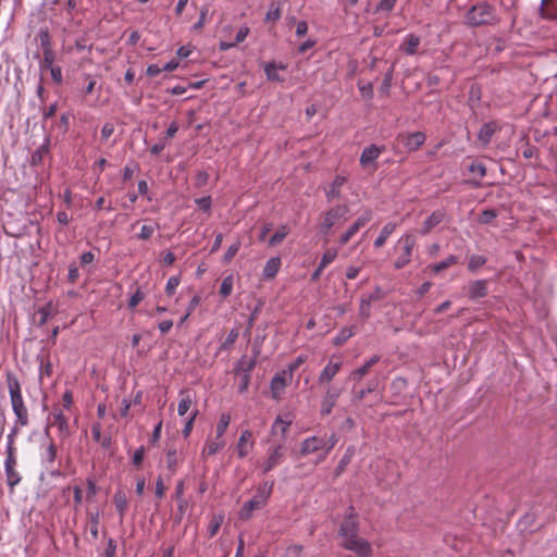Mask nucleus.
Returning <instances> with one entry per match:
<instances>
[{
	"instance_id": "1",
	"label": "nucleus",
	"mask_w": 557,
	"mask_h": 557,
	"mask_svg": "<svg viewBox=\"0 0 557 557\" xmlns=\"http://www.w3.org/2000/svg\"><path fill=\"white\" fill-rule=\"evenodd\" d=\"M338 535L341 537V545L352 552L357 557H371L373 549L371 543L359 536V522L352 507L341 523Z\"/></svg>"
},
{
	"instance_id": "2",
	"label": "nucleus",
	"mask_w": 557,
	"mask_h": 557,
	"mask_svg": "<svg viewBox=\"0 0 557 557\" xmlns=\"http://www.w3.org/2000/svg\"><path fill=\"white\" fill-rule=\"evenodd\" d=\"M5 383L10 395L12 411L15 416V420L10 432L15 431L16 437L21 429L29 425V411L22 395L21 383L12 371H7Z\"/></svg>"
},
{
	"instance_id": "3",
	"label": "nucleus",
	"mask_w": 557,
	"mask_h": 557,
	"mask_svg": "<svg viewBox=\"0 0 557 557\" xmlns=\"http://www.w3.org/2000/svg\"><path fill=\"white\" fill-rule=\"evenodd\" d=\"M498 21L496 9L486 1L473 4L465 15V24L470 27L495 25Z\"/></svg>"
},
{
	"instance_id": "4",
	"label": "nucleus",
	"mask_w": 557,
	"mask_h": 557,
	"mask_svg": "<svg viewBox=\"0 0 557 557\" xmlns=\"http://www.w3.org/2000/svg\"><path fill=\"white\" fill-rule=\"evenodd\" d=\"M348 212L347 205H337L322 212L319 222L320 233L329 235L332 228L338 227L347 220Z\"/></svg>"
},
{
	"instance_id": "5",
	"label": "nucleus",
	"mask_w": 557,
	"mask_h": 557,
	"mask_svg": "<svg viewBox=\"0 0 557 557\" xmlns=\"http://www.w3.org/2000/svg\"><path fill=\"white\" fill-rule=\"evenodd\" d=\"M15 438H16L15 431L9 432V434L7 435V447H5L7 457L4 460V470H5V475H7V482H8V485L10 486L11 491H13L15 485H17L21 482V475L16 471L17 460H16L15 447H14Z\"/></svg>"
},
{
	"instance_id": "6",
	"label": "nucleus",
	"mask_w": 557,
	"mask_h": 557,
	"mask_svg": "<svg viewBox=\"0 0 557 557\" xmlns=\"http://www.w3.org/2000/svg\"><path fill=\"white\" fill-rule=\"evenodd\" d=\"M337 443V437L335 434H332L329 438L311 436L302 441L300 446V455L307 456L317 451L322 450L323 455L321 456V460H323L326 455L334 448Z\"/></svg>"
},
{
	"instance_id": "7",
	"label": "nucleus",
	"mask_w": 557,
	"mask_h": 557,
	"mask_svg": "<svg viewBox=\"0 0 557 557\" xmlns=\"http://www.w3.org/2000/svg\"><path fill=\"white\" fill-rule=\"evenodd\" d=\"M398 243L401 245L403 251L395 261V268L403 269L410 262L411 253L416 245V238L412 234H405L399 238Z\"/></svg>"
},
{
	"instance_id": "8",
	"label": "nucleus",
	"mask_w": 557,
	"mask_h": 557,
	"mask_svg": "<svg viewBox=\"0 0 557 557\" xmlns=\"http://www.w3.org/2000/svg\"><path fill=\"white\" fill-rule=\"evenodd\" d=\"M50 426H55L58 429L59 436L61 438H66L71 434L69 419L58 407H54L52 412L48 417V428Z\"/></svg>"
},
{
	"instance_id": "9",
	"label": "nucleus",
	"mask_w": 557,
	"mask_h": 557,
	"mask_svg": "<svg viewBox=\"0 0 557 557\" xmlns=\"http://www.w3.org/2000/svg\"><path fill=\"white\" fill-rule=\"evenodd\" d=\"M292 380L293 374L286 369L275 373L270 383L272 397L274 399H280L285 391V387L292 382Z\"/></svg>"
},
{
	"instance_id": "10",
	"label": "nucleus",
	"mask_w": 557,
	"mask_h": 557,
	"mask_svg": "<svg viewBox=\"0 0 557 557\" xmlns=\"http://www.w3.org/2000/svg\"><path fill=\"white\" fill-rule=\"evenodd\" d=\"M285 447L283 444H277L272 446L268 450V456L265 460L262 462V472L268 473L277 467L284 459Z\"/></svg>"
},
{
	"instance_id": "11",
	"label": "nucleus",
	"mask_w": 557,
	"mask_h": 557,
	"mask_svg": "<svg viewBox=\"0 0 557 557\" xmlns=\"http://www.w3.org/2000/svg\"><path fill=\"white\" fill-rule=\"evenodd\" d=\"M372 219V211L367 210L361 216H359L348 228L344 232L339 238L338 244L341 246L346 245L357 233Z\"/></svg>"
},
{
	"instance_id": "12",
	"label": "nucleus",
	"mask_w": 557,
	"mask_h": 557,
	"mask_svg": "<svg viewBox=\"0 0 557 557\" xmlns=\"http://www.w3.org/2000/svg\"><path fill=\"white\" fill-rule=\"evenodd\" d=\"M341 394H342L341 388L335 387V386H330L326 389V392L323 396L322 403H321V414L329 416L332 412Z\"/></svg>"
},
{
	"instance_id": "13",
	"label": "nucleus",
	"mask_w": 557,
	"mask_h": 557,
	"mask_svg": "<svg viewBox=\"0 0 557 557\" xmlns=\"http://www.w3.org/2000/svg\"><path fill=\"white\" fill-rule=\"evenodd\" d=\"M384 150V147H379L376 145H370L364 148L360 156V165L363 168H368L373 165V169H376L375 161Z\"/></svg>"
},
{
	"instance_id": "14",
	"label": "nucleus",
	"mask_w": 557,
	"mask_h": 557,
	"mask_svg": "<svg viewBox=\"0 0 557 557\" xmlns=\"http://www.w3.org/2000/svg\"><path fill=\"white\" fill-rule=\"evenodd\" d=\"M500 129L495 121L484 123L478 133V141L482 147H487L491 143L493 135Z\"/></svg>"
},
{
	"instance_id": "15",
	"label": "nucleus",
	"mask_w": 557,
	"mask_h": 557,
	"mask_svg": "<svg viewBox=\"0 0 557 557\" xmlns=\"http://www.w3.org/2000/svg\"><path fill=\"white\" fill-rule=\"evenodd\" d=\"M404 146L408 151L418 150L425 141L426 136L423 132H414L406 135H400Z\"/></svg>"
},
{
	"instance_id": "16",
	"label": "nucleus",
	"mask_w": 557,
	"mask_h": 557,
	"mask_svg": "<svg viewBox=\"0 0 557 557\" xmlns=\"http://www.w3.org/2000/svg\"><path fill=\"white\" fill-rule=\"evenodd\" d=\"M342 364L343 362L341 360L333 361V359H331L319 374L318 382L320 384L330 383L339 372Z\"/></svg>"
},
{
	"instance_id": "17",
	"label": "nucleus",
	"mask_w": 557,
	"mask_h": 557,
	"mask_svg": "<svg viewBox=\"0 0 557 557\" xmlns=\"http://www.w3.org/2000/svg\"><path fill=\"white\" fill-rule=\"evenodd\" d=\"M193 406H195V393L190 389H181L177 406L178 416H185Z\"/></svg>"
},
{
	"instance_id": "18",
	"label": "nucleus",
	"mask_w": 557,
	"mask_h": 557,
	"mask_svg": "<svg viewBox=\"0 0 557 557\" xmlns=\"http://www.w3.org/2000/svg\"><path fill=\"white\" fill-rule=\"evenodd\" d=\"M347 182V177L344 175H336L331 183L330 187L325 190L327 201H333L341 197L342 187Z\"/></svg>"
},
{
	"instance_id": "19",
	"label": "nucleus",
	"mask_w": 557,
	"mask_h": 557,
	"mask_svg": "<svg viewBox=\"0 0 557 557\" xmlns=\"http://www.w3.org/2000/svg\"><path fill=\"white\" fill-rule=\"evenodd\" d=\"M487 295V281L476 280L471 282L468 287V296L472 300L483 298Z\"/></svg>"
},
{
	"instance_id": "20",
	"label": "nucleus",
	"mask_w": 557,
	"mask_h": 557,
	"mask_svg": "<svg viewBox=\"0 0 557 557\" xmlns=\"http://www.w3.org/2000/svg\"><path fill=\"white\" fill-rule=\"evenodd\" d=\"M445 219V212L442 210H436L432 212L428 219L423 222V225L420 230V233L425 235L429 234L435 226L442 223Z\"/></svg>"
},
{
	"instance_id": "21",
	"label": "nucleus",
	"mask_w": 557,
	"mask_h": 557,
	"mask_svg": "<svg viewBox=\"0 0 557 557\" xmlns=\"http://www.w3.org/2000/svg\"><path fill=\"white\" fill-rule=\"evenodd\" d=\"M267 504L264 502H261L260 498H257V495H255L250 500L246 502L240 511L239 516L242 519H249L252 516V512L255 510L261 509Z\"/></svg>"
},
{
	"instance_id": "22",
	"label": "nucleus",
	"mask_w": 557,
	"mask_h": 557,
	"mask_svg": "<svg viewBox=\"0 0 557 557\" xmlns=\"http://www.w3.org/2000/svg\"><path fill=\"white\" fill-rule=\"evenodd\" d=\"M252 434L249 430H245L242 432L238 443H237V453L239 458H245L249 449L252 447L253 442L251 441Z\"/></svg>"
},
{
	"instance_id": "23",
	"label": "nucleus",
	"mask_w": 557,
	"mask_h": 557,
	"mask_svg": "<svg viewBox=\"0 0 557 557\" xmlns=\"http://www.w3.org/2000/svg\"><path fill=\"white\" fill-rule=\"evenodd\" d=\"M165 460L166 469L169 470L170 474L173 475L176 473L178 465L182 462L183 457L177 451L176 448H169L165 454Z\"/></svg>"
},
{
	"instance_id": "24",
	"label": "nucleus",
	"mask_w": 557,
	"mask_h": 557,
	"mask_svg": "<svg viewBox=\"0 0 557 557\" xmlns=\"http://www.w3.org/2000/svg\"><path fill=\"white\" fill-rule=\"evenodd\" d=\"M225 446V441L222 437L215 436L214 438H208L205 447L201 451L203 457L213 456Z\"/></svg>"
},
{
	"instance_id": "25",
	"label": "nucleus",
	"mask_w": 557,
	"mask_h": 557,
	"mask_svg": "<svg viewBox=\"0 0 557 557\" xmlns=\"http://www.w3.org/2000/svg\"><path fill=\"white\" fill-rule=\"evenodd\" d=\"M540 15L544 20H557V2L552 3V0H542Z\"/></svg>"
},
{
	"instance_id": "26",
	"label": "nucleus",
	"mask_w": 557,
	"mask_h": 557,
	"mask_svg": "<svg viewBox=\"0 0 557 557\" xmlns=\"http://www.w3.org/2000/svg\"><path fill=\"white\" fill-rule=\"evenodd\" d=\"M292 424V419L289 418L288 414L282 417V416H278L273 425H272V433L273 434H277L280 433L283 437V440L286 437V433L288 431V428L289 425Z\"/></svg>"
},
{
	"instance_id": "27",
	"label": "nucleus",
	"mask_w": 557,
	"mask_h": 557,
	"mask_svg": "<svg viewBox=\"0 0 557 557\" xmlns=\"http://www.w3.org/2000/svg\"><path fill=\"white\" fill-rule=\"evenodd\" d=\"M380 360V357L379 356H373L371 357L369 360H367L361 367H359L358 369L354 370L351 373H350V379L352 380H357V381H360L366 374H368V372L370 371V369L376 363L379 362Z\"/></svg>"
},
{
	"instance_id": "28",
	"label": "nucleus",
	"mask_w": 557,
	"mask_h": 557,
	"mask_svg": "<svg viewBox=\"0 0 557 557\" xmlns=\"http://www.w3.org/2000/svg\"><path fill=\"white\" fill-rule=\"evenodd\" d=\"M281 264L282 262L278 257L269 259L263 268V277L267 280L274 278L281 268Z\"/></svg>"
},
{
	"instance_id": "29",
	"label": "nucleus",
	"mask_w": 557,
	"mask_h": 557,
	"mask_svg": "<svg viewBox=\"0 0 557 557\" xmlns=\"http://www.w3.org/2000/svg\"><path fill=\"white\" fill-rule=\"evenodd\" d=\"M113 503L115 505V508H116L121 519H123L126 513L127 507H128V500H127L126 494L122 490H117L114 493Z\"/></svg>"
},
{
	"instance_id": "30",
	"label": "nucleus",
	"mask_w": 557,
	"mask_h": 557,
	"mask_svg": "<svg viewBox=\"0 0 557 557\" xmlns=\"http://www.w3.org/2000/svg\"><path fill=\"white\" fill-rule=\"evenodd\" d=\"M396 227H397L396 223H392V222L386 223L383 226L377 238L374 240V247H376V248L382 247L386 243L387 238L392 235V233L396 230Z\"/></svg>"
},
{
	"instance_id": "31",
	"label": "nucleus",
	"mask_w": 557,
	"mask_h": 557,
	"mask_svg": "<svg viewBox=\"0 0 557 557\" xmlns=\"http://www.w3.org/2000/svg\"><path fill=\"white\" fill-rule=\"evenodd\" d=\"M406 54L412 55L417 53L418 47L420 46V37L414 34L406 36L403 42Z\"/></svg>"
},
{
	"instance_id": "32",
	"label": "nucleus",
	"mask_w": 557,
	"mask_h": 557,
	"mask_svg": "<svg viewBox=\"0 0 557 557\" xmlns=\"http://www.w3.org/2000/svg\"><path fill=\"white\" fill-rule=\"evenodd\" d=\"M286 65L280 64L276 65L274 63H267L264 65V73L267 75V78L272 82H282L283 78L278 75V70H285Z\"/></svg>"
},
{
	"instance_id": "33",
	"label": "nucleus",
	"mask_w": 557,
	"mask_h": 557,
	"mask_svg": "<svg viewBox=\"0 0 557 557\" xmlns=\"http://www.w3.org/2000/svg\"><path fill=\"white\" fill-rule=\"evenodd\" d=\"M356 331L354 326H347L342 329L338 334L334 337L333 344L335 346L344 345L350 337L355 335Z\"/></svg>"
},
{
	"instance_id": "34",
	"label": "nucleus",
	"mask_w": 557,
	"mask_h": 557,
	"mask_svg": "<svg viewBox=\"0 0 557 557\" xmlns=\"http://www.w3.org/2000/svg\"><path fill=\"white\" fill-rule=\"evenodd\" d=\"M53 310V304L51 301L38 308L36 311V314L39 315L38 324L44 325L52 317Z\"/></svg>"
},
{
	"instance_id": "35",
	"label": "nucleus",
	"mask_w": 557,
	"mask_h": 557,
	"mask_svg": "<svg viewBox=\"0 0 557 557\" xmlns=\"http://www.w3.org/2000/svg\"><path fill=\"white\" fill-rule=\"evenodd\" d=\"M274 483L271 482H264L263 484L259 485L257 487L256 494L257 498H260L261 502L268 503V499L270 498L272 491H273Z\"/></svg>"
},
{
	"instance_id": "36",
	"label": "nucleus",
	"mask_w": 557,
	"mask_h": 557,
	"mask_svg": "<svg viewBox=\"0 0 557 557\" xmlns=\"http://www.w3.org/2000/svg\"><path fill=\"white\" fill-rule=\"evenodd\" d=\"M457 257L454 256V255H450L448 256L445 260L441 261V262H437V263H434L432 265H430V269L432 270V272L434 273H440L441 271L443 270H446L448 269L449 267L454 265L457 263Z\"/></svg>"
},
{
	"instance_id": "37",
	"label": "nucleus",
	"mask_w": 557,
	"mask_h": 557,
	"mask_svg": "<svg viewBox=\"0 0 557 557\" xmlns=\"http://www.w3.org/2000/svg\"><path fill=\"white\" fill-rule=\"evenodd\" d=\"M337 255H338V249L335 247H330V248L325 249L324 252L322 253L319 264L321 265V268L325 269L329 264H331L337 258Z\"/></svg>"
},
{
	"instance_id": "38",
	"label": "nucleus",
	"mask_w": 557,
	"mask_h": 557,
	"mask_svg": "<svg viewBox=\"0 0 557 557\" xmlns=\"http://www.w3.org/2000/svg\"><path fill=\"white\" fill-rule=\"evenodd\" d=\"M289 233V227L287 225H281L277 231L273 234V236L269 239L270 246H276L281 244Z\"/></svg>"
},
{
	"instance_id": "39",
	"label": "nucleus",
	"mask_w": 557,
	"mask_h": 557,
	"mask_svg": "<svg viewBox=\"0 0 557 557\" xmlns=\"http://www.w3.org/2000/svg\"><path fill=\"white\" fill-rule=\"evenodd\" d=\"M230 422H231L230 413H226V412L221 413L218 424H216V435L215 436L223 438V436L230 425Z\"/></svg>"
},
{
	"instance_id": "40",
	"label": "nucleus",
	"mask_w": 557,
	"mask_h": 557,
	"mask_svg": "<svg viewBox=\"0 0 557 557\" xmlns=\"http://www.w3.org/2000/svg\"><path fill=\"white\" fill-rule=\"evenodd\" d=\"M223 520H224L223 515H213L211 517L209 524H208V533H209L210 537H213L218 533L221 524L223 523Z\"/></svg>"
},
{
	"instance_id": "41",
	"label": "nucleus",
	"mask_w": 557,
	"mask_h": 557,
	"mask_svg": "<svg viewBox=\"0 0 557 557\" xmlns=\"http://www.w3.org/2000/svg\"><path fill=\"white\" fill-rule=\"evenodd\" d=\"M158 228V224H145L141 226L140 232L137 234V238L140 240H148L152 237L156 230Z\"/></svg>"
},
{
	"instance_id": "42",
	"label": "nucleus",
	"mask_w": 557,
	"mask_h": 557,
	"mask_svg": "<svg viewBox=\"0 0 557 557\" xmlns=\"http://www.w3.org/2000/svg\"><path fill=\"white\" fill-rule=\"evenodd\" d=\"M242 247V242L239 239H237L236 242H234L228 248L227 250L225 251L224 256H223V262L224 263H230L234 257L236 256V253L239 251Z\"/></svg>"
},
{
	"instance_id": "43",
	"label": "nucleus",
	"mask_w": 557,
	"mask_h": 557,
	"mask_svg": "<svg viewBox=\"0 0 557 557\" xmlns=\"http://www.w3.org/2000/svg\"><path fill=\"white\" fill-rule=\"evenodd\" d=\"M88 516H89V522H90V534L94 540H97L98 534H99L98 527H99V521H100V515L98 511H95V512H89Z\"/></svg>"
},
{
	"instance_id": "44",
	"label": "nucleus",
	"mask_w": 557,
	"mask_h": 557,
	"mask_svg": "<svg viewBox=\"0 0 557 557\" xmlns=\"http://www.w3.org/2000/svg\"><path fill=\"white\" fill-rule=\"evenodd\" d=\"M53 62H54V52L52 51L50 45H48L47 48H45V51H44V59L41 61V69L42 70H48L50 67H53Z\"/></svg>"
},
{
	"instance_id": "45",
	"label": "nucleus",
	"mask_w": 557,
	"mask_h": 557,
	"mask_svg": "<svg viewBox=\"0 0 557 557\" xmlns=\"http://www.w3.org/2000/svg\"><path fill=\"white\" fill-rule=\"evenodd\" d=\"M232 292H233V276L228 275L223 278L219 293L223 298H226L232 294Z\"/></svg>"
},
{
	"instance_id": "46",
	"label": "nucleus",
	"mask_w": 557,
	"mask_h": 557,
	"mask_svg": "<svg viewBox=\"0 0 557 557\" xmlns=\"http://www.w3.org/2000/svg\"><path fill=\"white\" fill-rule=\"evenodd\" d=\"M486 258L480 255H473L469 258L468 269L475 272L479 268L485 264Z\"/></svg>"
},
{
	"instance_id": "47",
	"label": "nucleus",
	"mask_w": 557,
	"mask_h": 557,
	"mask_svg": "<svg viewBox=\"0 0 557 557\" xmlns=\"http://www.w3.org/2000/svg\"><path fill=\"white\" fill-rule=\"evenodd\" d=\"M197 414H198V409H195L191 412L190 417L185 422V425L182 430V434L184 437H188L190 435Z\"/></svg>"
},
{
	"instance_id": "48",
	"label": "nucleus",
	"mask_w": 557,
	"mask_h": 557,
	"mask_svg": "<svg viewBox=\"0 0 557 557\" xmlns=\"http://www.w3.org/2000/svg\"><path fill=\"white\" fill-rule=\"evenodd\" d=\"M180 283H181V277L178 275L171 276L166 282L165 293L169 296H172L175 293Z\"/></svg>"
},
{
	"instance_id": "49",
	"label": "nucleus",
	"mask_w": 557,
	"mask_h": 557,
	"mask_svg": "<svg viewBox=\"0 0 557 557\" xmlns=\"http://www.w3.org/2000/svg\"><path fill=\"white\" fill-rule=\"evenodd\" d=\"M302 550V545L294 544L285 549L283 557H301Z\"/></svg>"
},
{
	"instance_id": "50",
	"label": "nucleus",
	"mask_w": 557,
	"mask_h": 557,
	"mask_svg": "<svg viewBox=\"0 0 557 557\" xmlns=\"http://www.w3.org/2000/svg\"><path fill=\"white\" fill-rule=\"evenodd\" d=\"M396 2L397 0H380L375 7V12H391L394 9Z\"/></svg>"
},
{
	"instance_id": "51",
	"label": "nucleus",
	"mask_w": 557,
	"mask_h": 557,
	"mask_svg": "<svg viewBox=\"0 0 557 557\" xmlns=\"http://www.w3.org/2000/svg\"><path fill=\"white\" fill-rule=\"evenodd\" d=\"M497 216V211L494 209H485L481 213L480 222L483 224H490Z\"/></svg>"
},
{
	"instance_id": "52",
	"label": "nucleus",
	"mask_w": 557,
	"mask_h": 557,
	"mask_svg": "<svg viewBox=\"0 0 557 557\" xmlns=\"http://www.w3.org/2000/svg\"><path fill=\"white\" fill-rule=\"evenodd\" d=\"M370 309H371V298H362L359 306V313L364 319L370 317Z\"/></svg>"
},
{
	"instance_id": "53",
	"label": "nucleus",
	"mask_w": 557,
	"mask_h": 557,
	"mask_svg": "<svg viewBox=\"0 0 557 557\" xmlns=\"http://www.w3.org/2000/svg\"><path fill=\"white\" fill-rule=\"evenodd\" d=\"M238 338V331L236 329L231 330L225 342L221 345V349H228L234 345L236 339Z\"/></svg>"
},
{
	"instance_id": "54",
	"label": "nucleus",
	"mask_w": 557,
	"mask_h": 557,
	"mask_svg": "<svg viewBox=\"0 0 557 557\" xmlns=\"http://www.w3.org/2000/svg\"><path fill=\"white\" fill-rule=\"evenodd\" d=\"M195 202L199 207V209L205 212H209L211 209L212 200L210 196L197 198Z\"/></svg>"
},
{
	"instance_id": "55",
	"label": "nucleus",
	"mask_w": 557,
	"mask_h": 557,
	"mask_svg": "<svg viewBox=\"0 0 557 557\" xmlns=\"http://www.w3.org/2000/svg\"><path fill=\"white\" fill-rule=\"evenodd\" d=\"M144 457H145V447L144 446H140L139 448H137L135 451H134V455H133V458H132V462L133 465L136 467V468H140L141 463H143V460H144Z\"/></svg>"
},
{
	"instance_id": "56",
	"label": "nucleus",
	"mask_w": 557,
	"mask_h": 557,
	"mask_svg": "<svg viewBox=\"0 0 557 557\" xmlns=\"http://www.w3.org/2000/svg\"><path fill=\"white\" fill-rule=\"evenodd\" d=\"M57 458V447L53 442H50L45 454V459L48 463H53Z\"/></svg>"
},
{
	"instance_id": "57",
	"label": "nucleus",
	"mask_w": 557,
	"mask_h": 557,
	"mask_svg": "<svg viewBox=\"0 0 557 557\" xmlns=\"http://www.w3.org/2000/svg\"><path fill=\"white\" fill-rule=\"evenodd\" d=\"M359 90L362 97L367 99H371L373 96V85L371 83L363 84L361 82L358 83Z\"/></svg>"
},
{
	"instance_id": "58",
	"label": "nucleus",
	"mask_w": 557,
	"mask_h": 557,
	"mask_svg": "<svg viewBox=\"0 0 557 557\" xmlns=\"http://www.w3.org/2000/svg\"><path fill=\"white\" fill-rule=\"evenodd\" d=\"M209 181V174L206 171H198L195 176V185L197 187H202L207 185Z\"/></svg>"
},
{
	"instance_id": "59",
	"label": "nucleus",
	"mask_w": 557,
	"mask_h": 557,
	"mask_svg": "<svg viewBox=\"0 0 557 557\" xmlns=\"http://www.w3.org/2000/svg\"><path fill=\"white\" fill-rule=\"evenodd\" d=\"M144 297L145 294L139 288H137L128 301V307L131 309L135 308L144 299Z\"/></svg>"
},
{
	"instance_id": "60",
	"label": "nucleus",
	"mask_w": 557,
	"mask_h": 557,
	"mask_svg": "<svg viewBox=\"0 0 557 557\" xmlns=\"http://www.w3.org/2000/svg\"><path fill=\"white\" fill-rule=\"evenodd\" d=\"M469 171L478 175L480 178L484 177L486 174V169L482 163H472L469 166Z\"/></svg>"
},
{
	"instance_id": "61",
	"label": "nucleus",
	"mask_w": 557,
	"mask_h": 557,
	"mask_svg": "<svg viewBox=\"0 0 557 557\" xmlns=\"http://www.w3.org/2000/svg\"><path fill=\"white\" fill-rule=\"evenodd\" d=\"M74 509L77 510L83 502V491L78 485L73 486Z\"/></svg>"
},
{
	"instance_id": "62",
	"label": "nucleus",
	"mask_w": 557,
	"mask_h": 557,
	"mask_svg": "<svg viewBox=\"0 0 557 557\" xmlns=\"http://www.w3.org/2000/svg\"><path fill=\"white\" fill-rule=\"evenodd\" d=\"M207 14H208V8L207 7H203L201 10H200V16H199V20L198 22L194 25V28L197 29V30H200L203 28L206 22H207Z\"/></svg>"
},
{
	"instance_id": "63",
	"label": "nucleus",
	"mask_w": 557,
	"mask_h": 557,
	"mask_svg": "<svg viewBox=\"0 0 557 557\" xmlns=\"http://www.w3.org/2000/svg\"><path fill=\"white\" fill-rule=\"evenodd\" d=\"M306 360H307V357H306V356L300 355V356H298V357L296 358V360H295V361H293L290 364H288V367H287V369H286V370H287V371H290V373L294 375V372H295V371H296V370H297V369H298V368H299L304 362H306Z\"/></svg>"
},
{
	"instance_id": "64",
	"label": "nucleus",
	"mask_w": 557,
	"mask_h": 557,
	"mask_svg": "<svg viewBox=\"0 0 557 557\" xmlns=\"http://www.w3.org/2000/svg\"><path fill=\"white\" fill-rule=\"evenodd\" d=\"M249 33H250V29H249V27H248V26H246V25H245V26H242V27L239 28V30L237 32V35H236V37H235L234 42H236V45H238V44L243 42V41L247 38V36L249 35Z\"/></svg>"
}]
</instances>
